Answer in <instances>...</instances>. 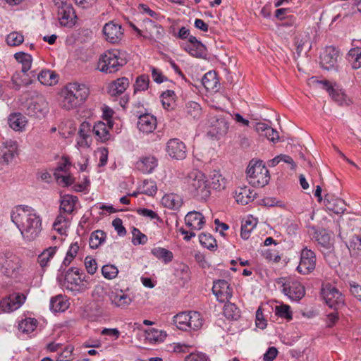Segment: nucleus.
<instances>
[{
  "mask_svg": "<svg viewBox=\"0 0 361 361\" xmlns=\"http://www.w3.org/2000/svg\"><path fill=\"white\" fill-rule=\"evenodd\" d=\"M0 271L4 276L18 281L27 279L28 268L24 266L23 259L11 250L0 252Z\"/></svg>",
  "mask_w": 361,
  "mask_h": 361,
  "instance_id": "f257e3e1",
  "label": "nucleus"
},
{
  "mask_svg": "<svg viewBox=\"0 0 361 361\" xmlns=\"http://www.w3.org/2000/svg\"><path fill=\"white\" fill-rule=\"evenodd\" d=\"M90 94L88 87L82 83H68L61 92V107L66 110L73 109L87 99Z\"/></svg>",
  "mask_w": 361,
  "mask_h": 361,
  "instance_id": "f03ea898",
  "label": "nucleus"
},
{
  "mask_svg": "<svg viewBox=\"0 0 361 361\" xmlns=\"http://www.w3.org/2000/svg\"><path fill=\"white\" fill-rule=\"evenodd\" d=\"M188 192L199 200H205L210 195L209 182L204 173L193 170L185 180Z\"/></svg>",
  "mask_w": 361,
  "mask_h": 361,
  "instance_id": "7ed1b4c3",
  "label": "nucleus"
},
{
  "mask_svg": "<svg viewBox=\"0 0 361 361\" xmlns=\"http://www.w3.org/2000/svg\"><path fill=\"white\" fill-rule=\"evenodd\" d=\"M127 63V54L120 49H110L102 54L97 63V69L105 73H114Z\"/></svg>",
  "mask_w": 361,
  "mask_h": 361,
  "instance_id": "20e7f679",
  "label": "nucleus"
},
{
  "mask_svg": "<svg viewBox=\"0 0 361 361\" xmlns=\"http://www.w3.org/2000/svg\"><path fill=\"white\" fill-rule=\"evenodd\" d=\"M246 173L249 183L255 188L265 186L270 179L269 171L261 161H251L247 168Z\"/></svg>",
  "mask_w": 361,
  "mask_h": 361,
  "instance_id": "39448f33",
  "label": "nucleus"
},
{
  "mask_svg": "<svg viewBox=\"0 0 361 361\" xmlns=\"http://www.w3.org/2000/svg\"><path fill=\"white\" fill-rule=\"evenodd\" d=\"M176 327L182 331H197L202 328L204 319L196 311L183 312L173 319Z\"/></svg>",
  "mask_w": 361,
  "mask_h": 361,
  "instance_id": "423d86ee",
  "label": "nucleus"
},
{
  "mask_svg": "<svg viewBox=\"0 0 361 361\" xmlns=\"http://www.w3.org/2000/svg\"><path fill=\"white\" fill-rule=\"evenodd\" d=\"M63 286L74 293V295L85 290L87 283L85 274L80 273V269L77 267L70 268L66 273Z\"/></svg>",
  "mask_w": 361,
  "mask_h": 361,
  "instance_id": "0eeeda50",
  "label": "nucleus"
},
{
  "mask_svg": "<svg viewBox=\"0 0 361 361\" xmlns=\"http://www.w3.org/2000/svg\"><path fill=\"white\" fill-rule=\"evenodd\" d=\"M37 214L36 210L31 207L18 205L11 212V218L21 233L23 227Z\"/></svg>",
  "mask_w": 361,
  "mask_h": 361,
  "instance_id": "6e6552de",
  "label": "nucleus"
},
{
  "mask_svg": "<svg viewBox=\"0 0 361 361\" xmlns=\"http://www.w3.org/2000/svg\"><path fill=\"white\" fill-rule=\"evenodd\" d=\"M322 293L329 307L337 310L344 304V297L334 286L328 283L324 286Z\"/></svg>",
  "mask_w": 361,
  "mask_h": 361,
  "instance_id": "1a4fd4ad",
  "label": "nucleus"
},
{
  "mask_svg": "<svg viewBox=\"0 0 361 361\" xmlns=\"http://www.w3.org/2000/svg\"><path fill=\"white\" fill-rule=\"evenodd\" d=\"M315 253L307 247H304L300 252V259L297 271L304 275L309 274L315 269Z\"/></svg>",
  "mask_w": 361,
  "mask_h": 361,
  "instance_id": "9d476101",
  "label": "nucleus"
},
{
  "mask_svg": "<svg viewBox=\"0 0 361 361\" xmlns=\"http://www.w3.org/2000/svg\"><path fill=\"white\" fill-rule=\"evenodd\" d=\"M319 82L323 85V88L327 91L332 99L338 104L348 106L352 102L350 98L336 83L332 85L328 80H322Z\"/></svg>",
  "mask_w": 361,
  "mask_h": 361,
  "instance_id": "9b49d317",
  "label": "nucleus"
},
{
  "mask_svg": "<svg viewBox=\"0 0 361 361\" xmlns=\"http://www.w3.org/2000/svg\"><path fill=\"white\" fill-rule=\"evenodd\" d=\"M42 229V219L37 214L23 227L21 235L25 241H33L39 236Z\"/></svg>",
  "mask_w": 361,
  "mask_h": 361,
  "instance_id": "f8f14e48",
  "label": "nucleus"
},
{
  "mask_svg": "<svg viewBox=\"0 0 361 361\" xmlns=\"http://www.w3.org/2000/svg\"><path fill=\"white\" fill-rule=\"evenodd\" d=\"M25 300L26 296L23 293H15L0 301V308L4 312H11L20 308Z\"/></svg>",
  "mask_w": 361,
  "mask_h": 361,
  "instance_id": "ddd939ff",
  "label": "nucleus"
},
{
  "mask_svg": "<svg viewBox=\"0 0 361 361\" xmlns=\"http://www.w3.org/2000/svg\"><path fill=\"white\" fill-rule=\"evenodd\" d=\"M282 292L293 301L300 300L305 294L304 286L295 280L283 283Z\"/></svg>",
  "mask_w": 361,
  "mask_h": 361,
  "instance_id": "4468645a",
  "label": "nucleus"
},
{
  "mask_svg": "<svg viewBox=\"0 0 361 361\" xmlns=\"http://www.w3.org/2000/svg\"><path fill=\"white\" fill-rule=\"evenodd\" d=\"M102 32L106 40L112 44L119 42L123 35V30L121 25L114 21L106 23L103 27Z\"/></svg>",
  "mask_w": 361,
  "mask_h": 361,
  "instance_id": "2eb2a0df",
  "label": "nucleus"
},
{
  "mask_svg": "<svg viewBox=\"0 0 361 361\" xmlns=\"http://www.w3.org/2000/svg\"><path fill=\"white\" fill-rule=\"evenodd\" d=\"M76 15L71 4L58 7V19L60 24L65 27H73L76 22Z\"/></svg>",
  "mask_w": 361,
  "mask_h": 361,
  "instance_id": "dca6fc26",
  "label": "nucleus"
},
{
  "mask_svg": "<svg viewBox=\"0 0 361 361\" xmlns=\"http://www.w3.org/2000/svg\"><path fill=\"white\" fill-rule=\"evenodd\" d=\"M169 155L176 159H183L186 157L185 145L179 139H170L166 145Z\"/></svg>",
  "mask_w": 361,
  "mask_h": 361,
  "instance_id": "f3484780",
  "label": "nucleus"
},
{
  "mask_svg": "<svg viewBox=\"0 0 361 361\" xmlns=\"http://www.w3.org/2000/svg\"><path fill=\"white\" fill-rule=\"evenodd\" d=\"M212 291L217 300L220 302L228 300L232 297V289L226 280H217L214 281Z\"/></svg>",
  "mask_w": 361,
  "mask_h": 361,
  "instance_id": "a211bd4d",
  "label": "nucleus"
},
{
  "mask_svg": "<svg viewBox=\"0 0 361 361\" xmlns=\"http://www.w3.org/2000/svg\"><path fill=\"white\" fill-rule=\"evenodd\" d=\"M138 118L137 126L138 130L143 133H151L157 127V118L150 114H136Z\"/></svg>",
  "mask_w": 361,
  "mask_h": 361,
  "instance_id": "6ab92c4d",
  "label": "nucleus"
},
{
  "mask_svg": "<svg viewBox=\"0 0 361 361\" xmlns=\"http://www.w3.org/2000/svg\"><path fill=\"white\" fill-rule=\"evenodd\" d=\"M338 56V50L332 47H327L320 56V64L322 68L331 70L335 67Z\"/></svg>",
  "mask_w": 361,
  "mask_h": 361,
  "instance_id": "aec40b11",
  "label": "nucleus"
},
{
  "mask_svg": "<svg viewBox=\"0 0 361 361\" xmlns=\"http://www.w3.org/2000/svg\"><path fill=\"white\" fill-rule=\"evenodd\" d=\"M91 126L87 122L81 123L77 138L76 147L80 148H88L92 143Z\"/></svg>",
  "mask_w": 361,
  "mask_h": 361,
  "instance_id": "412c9836",
  "label": "nucleus"
},
{
  "mask_svg": "<svg viewBox=\"0 0 361 361\" xmlns=\"http://www.w3.org/2000/svg\"><path fill=\"white\" fill-rule=\"evenodd\" d=\"M37 73L34 71L24 73L16 71L12 76V82L16 90L20 89V87L28 85L32 83L34 78H36Z\"/></svg>",
  "mask_w": 361,
  "mask_h": 361,
  "instance_id": "4be33fe9",
  "label": "nucleus"
},
{
  "mask_svg": "<svg viewBox=\"0 0 361 361\" xmlns=\"http://www.w3.org/2000/svg\"><path fill=\"white\" fill-rule=\"evenodd\" d=\"M185 224L192 230L199 231L205 224L204 217L202 213L196 211L189 212L185 217Z\"/></svg>",
  "mask_w": 361,
  "mask_h": 361,
  "instance_id": "5701e85b",
  "label": "nucleus"
},
{
  "mask_svg": "<svg viewBox=\"0 0 361 361\" xmlns=\"http://www.w3.org/2000/svg\"><path fill=\"white\" fill-rule=\"evenodd\" d=\"M112 128L111 125H108L102 121H98L94 123L91 131L94 135L96 140L101 142H105L111 137L109 130Z\"/></svg>",
  "mask_w": 361,
  "mask_h": 361,
  "instance_id": "b1692460",
  "label": "nucleus"
},
{
  "mask_svg": "<svg viewBox=\"0 0 361 361\" xmlns=\"http://www.w3.org/2000/svg\"><path fill=\"white\" fill-rule=\"evenodd\" d=\"M29 114L37 118L44 117L49 112L48 102L42 97L37 98L28 108Z\"/></svg>",
  "mask_w": 361,
  "mask_h": 361,
  "instance_id": "393cba45",
  "label": "nucleus"
},
{
  "mask_svg": "<svg viewBox=\"0 0 361 361\" xmlns=\"http://www.w3.org/2000/svg\"><path fill=\"white\" fill-rule=\"evenodd\" d=\"M314 238L323 248L324 251L331 252L333 249V242L330 234L325 229L315 231Z\"/></svg>",
  "mask_w": 361,
  "mask_h": 361,
  "instance_id": "a878e982",
  "label": "nucleus"
},
{
  "mask_svg": "<svg viewBox=\"0 0 361 361\" xmlns=\"http://www.w3.org/2000/svg\"><path fill=\"white\" fill-rule=\"evenodd\" d=\"M157 164V159L154 156H147L137 161L136 168L143 173H151Z\"/></svg>",
  "mask_w": 361,
  "mask_h": 361,
  "instance_id": "bb28decb",
  "label": "nucleus"
},
{
  "mask_svg": "<svg viewBox=\"0 0 361 361\" xmlns=\"http://www.w3.org/2000/svg\"><path fill=\"white\" fill-rule=\"evenodd\" d=\"M256 192L248 187L238 188L235 191V198L238 203L245 205L254 200Z\"/></svg>",
  "mask_w": 361,
  "mask_h": 361,
  "instance_id": "cd10ccee",
  "label": "nucleus"
},
{
  "mask_svg": "<svg viewBox=\"0 0 361 361\" xmlns=\"http://www.w3.org/2000/svg\"><path fill=\"white\" fill-rule=\"evenodd\" d=\"M211 127L216 135H224L229 128L228 121L221 116H215L210 119Z\"/></svg>",
  "mask_w": 361,
  "mask_h": 361,
  "instance_id": "c85d7f7f",
  "label": "nucleus"
},
{
  "mask_svg": "<svg viewBox=\"0 0 361 361\" xmlns=\"http://www.w3.org/2000/svg\"><path fill=\"white\" fill-rule=\"evenodd\" d=\"M324 203L328 210L337 214H341L345 210V204L343 200L329 195H325Z\"/></svg>",
  "mask_w": 361,
  "mask_h": 361,
  "instance_id": "c756f323",
  "label": "nucleus"
},
{
  "mask_svg": "<svg viewBox=\"0 0 361 361\" xmlns=\"http://www.w3.org/2000/svg\"><path fill=\"white\" fill-rule=\"evenodd\" d=\"M58 250V246H50L38 255L37 262L43 270L49 266L50 261L54 258Z\"/></svg>",
  "mask_w": 361,
  "mask_h": 361,
  "instance_id": "7c9ffc66",
  "label": "nucleus"
},
{
  "mask_svg": "<svg viewBox=\"0 0 361 361\" xmlns=\"http://www.w3.org/2000/svg\"><path fill=\"white\" fill-rule=\"evenodd\" d=\"M129 86V80L126 77L118 78L109 85V92L112 96L121 94Z\"/></svg>",
  "mask_w": 361,
  "mask_h": 361,
  "instance_id": "2f4dec72",
  "label": "nucleus"
},
{
  "mask_svg": "<svg viewBox=\"0 0 361 361\" xmlns=\"http://www.w3.org/2000/svg\"><path fill=\"white\" fill-rule=\"evenodd\" d=\"M27 123L26 117L20 113L11 114L8 117L9 126L16 131L23 130Z\"/></svg>",
  "mask_w": 361,
  "mask_h": 361,
  "instance_id": "473e14b6",
  "label": "nucleus"
},
{
  "mask_svg": "<svg viewBox=\"0 0 361 361\" xmlns=\"http://www.w3.org/2000/svg\"><path fill=\"white\" fill-rule=\"evenodd\" d=\"M110 299L114 305L120 307H125L131 302L130 296L124 293L121 290L112 291Z\"/></svg>",
  "mask_w": 361,
  "mask_h": 361,
  "instance_id": "72a5a7b5",
  "label": "nucleus"
},
{
  "mask_svg": "<svg viewBox=\"0 0 361 361\" xmlns=\"http://www.w3.org/2000/svg\"><path fill=\"white\" fill-rule=\"evenodd\" d=\"M161 204L169 209L177 210L182 206L183 200L179 195L171 193L162 197Z\"/></svg>",
  "mask_w": 361,
  "mask_h": 361,
  "instance_id": "f704fd0d",
  "label": "nucleus"
},
{
  "mask_svg": "<svg viewBox=\"0 0 361 361\" xmlns=\"http://www.w3.org/2000/svg\"><path fill=\"white\" fill-rule=\"evenodd\" d=\"M78 201L76 196L67 195L63 197L60 204V212L65 215L71 214L74 210L75 203Z\"/></svg>",
  "mask_w": 361,
  "mask_h": 361,
  "instance_id": "c9c22d12",
  "label": "nucleus"
},
{
  "mask_svg": "<svg viewBox=\"0 0 361 361\" xmlns=\"http://www.w3.org/2000/svg\"><path fill=\"white\" fill-rule=\"evenodd\" d=\"M69 225L70 220L67 215L59 213L53 224V228L59 234L65 235L66 234Z\"/></svg>",
  "mask_w": 361,
  "mask_h": 361,
  "instance_id": "e433bc0d",
  "label": "nucleus"
},
{
  "mask_svg": "<svg viewBox=\"0 0 361 361\" xmlns=\"http://www.w3.org/2000/svg\"><path fill=\"white\" fill-rule=\"evenodd\" d=\"M14 58L19 65L23 72L27 73L31 68L32 57L30 54L25 52H17L14 54Z\"/></svg>",
  "mask_w": 361,
  "mask_h": 361,
  "instance_id": "4c0bfd02",
  "label": "nucleus"
},
{
  "mask_svg": "<svg viewBox=\"0 0 361 361\" xmlns=\"http://www.w3.org/2000/svg\"><path fill=\"white\" fill-rule=\"evenodd\" d=\"M17 151V146L15 142H6L1 149V159L6 164H8L14 158Z\"/></svg>",
  "mask_w": 361,
  "mask_h": 361,
  "instance_id": "58836bf2",
  "label": "nucleus"
},
{
  "mask_svg": "<svg viewBox=\"0 0 361 361\" xmlns=\"http://www.w3.org/2000/svg\"><path fill=\"white\" fill-rule=\"evenodd\" d=\"M38 322L32 317L22 318L18 322V329L23 333L30 334L35 331L37 326Z\"/></svg>",
  "mask_w": 361,
  "mask_h": 361,
  "instance_id": "ea45409f",
  "label": "nucleus"
},
{
  "mask_svg": "<svg viewBox=\"0 0 361 361\" xmlns=\"http://www.w3.org/2000/svg\"><path fill=\"white\" fill-rule=\"evenodd\" d=\"M36 76L40 83L44 85H54L58 81L56 74L49 70H43L39 73H37Z\"/></svg>",
  "mask_w": 361,
  "mask_h": 361,
  "instance_id": "a19ab883",
  "label": "nucleus"
},
{
  "mask_svg": "<svg viewBox=\"0 0 361 361\" xmlns=\"http://www.w3.org/2000/svg\"><path fill=\"white\" fill-rule=\"evenodd\" d=\"M185 113L188 118L198 119L202 114V109L198 103L190 101L185 104Z\"/></svg>",
  "mask_w": 361,
  "mask_h": 361,
  "instance_id": "79ce46f5",
  "label": "nucleus"
},
{
  "mask_svg": "<svg viewBox=\"0 0 361 361\" xmlns=\"http://www.w3.org/2000/svg\"><path fill=\"white\" fill-rule=\"evenodd\" d=\"M151 252L156 258L161 260L165 264L169 263L173 258L172 252L164 247H154L152 250Z\"/></svg>",
  "mask_w": 361,
  "mask_h": 361,
  "instance_id": "37998d69",
  "label": "nucleus"
},
{
  "mask_svg": "<svg viewBox=\"0 0 361 361\" xmlns=\"http://www.w3.org/2000/svg\"><path fill=\"white\" fill-rule=\"evenodd\" d=\"M49 307L52 312H59L65 311L68 305L62 295H57L51 298Z\"/></svg>",
  "mask_w": 361,
  "mask_h": 361,
  "instance_id": "c03bdc74",
  "label": "nucleus"
},
{
  "mask_svg": "<svg viewBox=\"0 0 361 361\" xmlns=\"http://www.w3.org/2000/svg\"><path fill=\"white\" fill-rule=\"evenodd\" d=\"M106 234L102 230H97L90 235L89 244L92 249L98 248L103 243H104Z\"/></svg>",
  "mask_w": 361,
  "mask_h": 361,
  "instance_id": "a18cd8bd",
  "label": "nucleus"
},
{
  "mask_svg": "<svg viewBox=\"0 0 361 361\" xmlns=\"http://www.w3.org/2000/svg\"><path fill=\"white\" fill-rule=\"evenodd\" d=\"M348 59L351 63L354 69L361 67V48L356 47L351 49L348 54Z\"/></svg>",
  "mask_w": 361,
  "mask_h": 361,
  "instance_id": "49530a36",
  "label": "nucleus"
},
{
  "mask_svg": "<svg viewBox=\"0 0 361 361\" xmlns=\"http://www.w3.org/2000/svg\"><path fill=\"white\" fill-rule=\"evenodd\" d=\"M161 103L164 109H172L176 100V94L173 90H166L161 95Z\"/></svg>",
  "mask_w": 361,
  "mask_h": 361,
  "instance_id": "de8ad7c7",
  "label": "nucleus"
},
{
  "mask_svg": "<svg viewBox=\"0 0 361 361\" xmlns=\"http://www.w3.org/2000/svg\"><path fill=\"white\" fill-rule=\"evenodd\" d=\"M202 82L207 90H213L218 83L215 73H207L202 78Z\"/></svg>",
  "mask_w": 361,
  "mask_h": 361,
  "instance_id": "09e8293b",
  "label": "nucleus"
},
{
  "mask_svg": "<svg viewBox=\"0 0 361 361\" xmlns=\"http://www.w3.org/2000/svg\"><path fill=\"white\" fill-rule=\"evenodd\" d=\"M224 314L228 319L237 320L240 317V310L235 304L228 303L224 306Z\"/></svg>",
  "mask_w": 361,
  "mask_h": 361,
  "instance_id": "8fccbe9b",
  "label": "nucleus"
},
{
  "mask_svg": "<svg viewBox=\"0 0 361 361\" xmlns=\"http://www.w3.org/2000/svg\"><path fill=\"white\" fill-rule=\"evenodd\" d=\"M185 50L188 51L190 55L200 58L205 54L206 48L202 42H199L196 44L187 46Z\"/></svg>",
  "mask_w": 361,
  "mask_h": 361,
  "instance_id": "3c124183",
  "label": "nucleus"
},
{
  "mask_svg": "<svg viewBox=\"0 0 361 361\" xmlns=\"http://www.w3.org/2000/svg\"><path fill=\"white\" fill-rule=\"evenodd\" d=\"M6 43L10 47H16L21 44L24 41V37L19 32H12L6 37Z\"/></svg>",
  "mask_w": 361,
  "mask_h": 361,
  "instance_id": "603ef678",
  "label": "nucleus"
},
{
  "mask_svg": "<svg viewBox=\"0 0 361 361\" xmlns=\"http://www.w3.org/2000/svg\"><path fill=\"white\" fill-rule=\"evenodd\" d=\"M226 181L221 175L216 171H214L211 177V182H209L210 188L212 187L215 190H221L225 188Z\"/></svg>",
  "mask_w": 361,
  "mask_h": 361,
  "instance_id": "864d4df0",
  "label": "nucleus"
},
{
  "mask_svg": "<svg viewBox=\"0 0 361 361\" xmlns=\"http://www.w3.org/2000/svg\"><path fill=\"white\" fill-rule=\"evenodd\" d=\"M166 334L156 329H151L147 331V338L151 342L158 343L163 341L166 338Z\"/></svg>",
  "mask_w": 361,
  "mask_h": 361,
  "instance_id": "5fc2aeb1",
  "label": "nucleus"
},
{
  "mask_svg": "<svg viewBox=\"0 0 361 361\" xmlns=\"http://www.w3.org/2000/svg\"><path fill=\"white\" fill-rule=\"evenodd\" d=\"M257 225L256 219H247L244 224H243L241 226V232L240 235L242 238L246 240L248 239L250 235L251 231L254 229V228Z\"/></svg>",
  "mask_w": 361,
  "mask_h": 361,
  "instance_id": "6e6d98bb",
  "label": "nucleus"
},
{
  "mask_svg": "<svg viewBox=\"0 0 361 361\" xmlns=\"http://www.w3.org/2000/svg\"><path fill=\"white\" fill-rule=\"evenodd\" d=\"M200 244L209 250H212L216 247V241L210 234L201 233L199 235Z\"/></svg>",
  "mask_w": 361,
  "mask_h": 361,
  "instance_id": "4d7b16f0",
  "label": "nucleus"
},
{
  "mask_svg": "<svg viewBox=\"0 0 361 361\" xmlns=\"http://www.w3.org/2000/svg\"><path fill=\"white\" fill-rule=\"evenodd\" d=\"M140 192L147 195H153L157 192V185L152 180H145L140 186Z\"/></svg>",
  "mask_w": 361,
  "mask_h": 361,
  "instance_id": "13d9d810",
  "label": "nucleus"
},
{
  "mask_svg": "<svg viewBox=\"0 0 361 361\" xmlns=\"http://www.w3.org/2000/svg\"><path fill=\"white\" fill-rule=\"evenodd\" d=\"M149 76L147 75H141L138 76L135 80V83L134 85V91L135 92L140 91H145L148 89L149 87Z\"/></svg>",
  "mask_w": 361,
  "mask_h": 361,
  "instance_id": "bf43d9fd",
  "label": "nucleus"
},
{
  "mask_svg": "<svg viewBox=\"0 0 361 361\" xmlns=\"http://www.w3.org/2000/svg\"><path fill=\"white\" fill-rule=\"evenodd\" d=\"M102 274L105 279L111 280L117 276L118 269L115 265L106 264L102 268Z\"/></svg>",
  "mask_w": 361,
  "mask_h": 361,
  "instance_id": "052dcab7",
  "label": "nucleus"
},
{
  "mask_svg": "<svg viewBox=\"0 0 361 361\" xmlns=\"http://www.w3.org/2000/svg\"><path fill=\"white\" fill-rule=\"evenodd\" d=\"M55 178L57 182L60 184H63L64 186H68L73 183L74 178L70 174L59 173V171H55L54 173Z\"/></svg>",
  "mask_w": 361,
  "mask_h": 361,
  "instance_id": "680f3d73",
  "label": "nucleus"
},
{
  "mask_svg": "<svg viewBox=\"0 0 361 361\" xmlns=\"http://www.w3.org/2000/svg\"><path fill=\"white\" fill-rule=\"evenodd\" d=\"M342 7H343V10H345V11L344 12L343 14L339 13L337 16H336L334 17L333 21L338 20L340 18V17H341L342 16L343 18H345V17H348L350 16L355 15L356 13H359L357 11L356 7L354 6V3L352 5H350L348 3L343 4Z\"/></svg>",
  "mask_w": 361,
  "mask_h": 361,
  "instance_id": "e2e57ef3",
  "label": "nucleus"
},
{
  "mask_svg": "<svg viewBox=\"0 0 361 361\" xmlns=\"http://www.w3.org/2000/svg\"><path fill=\"white\" fill-rule=\"evenodd\" d=\"M133 239L132 243L133 245H144L147 241L146 235L142 233L138 228H133L132 231Z\"/></svg>",
  "mask_w": 361,
  "mask_h": 361,
  "instance_id": "0e129e2a",
  "label": "nucleus"
},
{
  "mask_svg": "<svg viewBox=\"0 0 361 361\" xmlns=\"http://www.w3.org/2000/svg\"><path fill=\"white\" fill-rule=\"evenodd\" d=\"M276 314L281 318H285L289 320L292 319V312L290 310V307L286 305L276 306Z\"/></svg>",
  "mask_w": 361,
  "mask_h": 361,
  "instance_id": "69168bd1",
  "label": "nucleus"
},
{
  "mask_svg": "<svg viewBox=\"0 0 361 361\" xmlns=\"http://www.w3.org/2000/svg\"><path fill=\"white\" fill-rule=\"evenodd\" d=\"M185 361H209V358L205 353L197 352L187 355Z\"/></svg>",
  "mask_w": 361,
  "mask_h": 361,
  "instance_id": "338daca9",
  "label": "nucleus"
},
{
  "mask_svg": "<svg viewBox=\"0 0 361 361\" xmlns=\"http://www.w3.org/2000/svg\"><path fill=\"white\" fill-rule=\"evenodd\" d=\"M73 347L69 345L65 348L63 351L59 355L56 361H71L72 360Z\"/></svg>",
  "mask_w": 361,
  "mask_h": 361,
  "instance_id": "774afa93",
  "label": "nucleus"
}]
</instances>
